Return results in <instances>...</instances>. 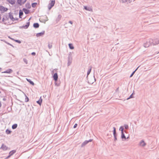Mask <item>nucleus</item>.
Here are the masks:
<instances>
[{
    "label": "nucleus",
    "mask_w": 159,
    "mask_h": 159,
    "mask_svg": "<svg viewBox=\"0 0 159 159\" xmlns=\"http://www.w3.org/2000/svg\"><path fill=\"white\" fill-rule=\"evenodd\" d=\"M9 16L7 14H4L3 16V17L2 19V21L1 22V23L3 24H4L6 25L7 23L6 22V21L7 20H8Z\"/></svg>",
    "instance_id": "nucleus-1"
},
{
    "label": "nucleus",
    "mask_w": 159,
    "mask_h": 159,
    "mask_svg": "<svg viewBox=\"0 0 159 159\" xmlns=\"http://www.w3.org/2000/svg\"><path fill=\"white\" fill-rule=\"evenodd\" d=\"M153 39H149L147 40V42L144 43V46L145 48L149 47L150 45H152Z\"/></svg>",
    "instance_id": "nucleus-2"
},
{
    "label": "nucleus",
    "mask_w": 159,
    "mask_h": 159,
    "mask_svg": "<svg viewBox=\"0 0 159 159\" xmlns=\"http://www.w3.org/2000/svg\"><path fill=\"white\" fill-rule=\"evenodd\" d=\"M55 3V0H52V1H51L50 3L49 4L48 6V8L49 10H50L51 8L54 6Z\"/></svg>",
    "instance_id": "nucleus-3"
},
{
    "label": "nucleus",
    "mask_w": 159,
    "mask_h": 159,
    "mask_svg": "<svg viewBox=\"0 0 159 159\" xmlns=\"http://www.w3.org/2000/svg\"><path fill=\"white\" fill-rule=\"evenodd\" d=\"M9 18L10 19L13 21H14L16 20H18V19H15L14 18L13 16L12 15V13H11V12L9 13Z\"/></svg>",
    "instance_id": "nucleus-4"
},
{
    "label": "nucleus",
    "mask_w": 159,
    "mask_h": 159,
    "mask_svg": "<svg viewBox=\"0 0 159 159\" xmlns=\"http://www.w3.org/2000/svg\"><path fill=\"white\" fill-rule=\"evenodd\" d=\"M0 149L2 150L3 151H6L9 149V148L5 144H2V145L1 147L0 148Z\"/></svg>",
    "instance_id": "nucleus-5"
},
{
    "label": "nucleus",
    "mask_w": 159,
    "mask_h": 159,
    "mask_svg": "<svg viewBox=\"0 0 159 159\" xmlns=\"http://www.w3.org/2000/svg\"><path fill=\"white\" fill-rule=\"evenodd\" d=\"M8 10V9L7 8L5 7L2 6H0V11L2 12H4L7 11Z\"/></svg>",
    "instance_id": "nucleus-6"
},
{
    "label": "nucleus",
    "mask_w": 159,
    "mask_h": 159,
    "mask_svg": "<svg viewBox=\"0 0 159 159\" xmlns=\"http://www.w3.org/2000/svg\"><path fill=\"white\" fill-rule=\"evenodd\" d=\"M159 43V39H156L153 40L152 45H156Z\"/></svg>",
    "instance_id": "nucleus-7"
},
{
    "label": "nucleus",
    "mask_w": 159,
    "mask_h": 159,
    "mask_svg": "<svg viewBox=\"0 0 159 159\" xmlns=\"http://www.w3.org/2000/svg\"><path fill=\"white\" fill-rule=\"evenodd\" d=\"M45 34V31H43L39 33H37L36 34V36L37 37H40V36H43Z\"/></svg>",
    "instance_id": "nucleus-8"
},
{
    "label": "nucleus",
    "mask_w": 159,
    "mask_h": 159,
    "mask_svg": "<svg viewBox=\"0 0 159 159\" xmlns=\"http://www.w3.org/2000/svg\"><path fill=\"white\" fill-rule=\"evenodd\" d=\"M139 145L140 146L144 147L146 145V143H145L144 140H142L139 143Z\"/></svg>",
    "instance_id": "nucleus-9"
},
{
    "label": "nucleus",
    "mask_w": 159,
    "mask_h": 159,
    "mask_svg": "<svg viewBox=\"0 0 159 159\" xmlns=\"http://www.w3.org/2000/svg\"><path fill=\"white\" fill-rule=\"evenodd\" d=\"M84 9L86 10L87 11H93L92 9L90 7H88L86 6H84Z\"/></svg>",
    "instance_id": "nucleus-10"
},
{
    "label": "nucleus",
    "mask_w": 159,
    "mask_h": 159,
    "mask_svg": "<svg viewBox=\"0 0 159 159\" xmlns=\"http://www.w3.org/2000/svg\"><path fill=\"white\" fill-rule=\"evenodd\" d=\"M12 71V70L11 69H9L5 71L2 72V73H10Z\"/></svg>",
    "instance_id": "nucleus-11"
},
{
    "label": "nucleus",
    "mask_w": 159,
    "mask_h": 159,
    "mask_svg": "<svg viewBox=\"0 0 159 159\" xmlns=\"http://www.w3.org/2000/svg\"><path fill=\"white\" fill-rule=\"evenodd\" d=\"M30 22H28L26 23V24L25 25H23L22 27L25 29H26L28 28L29 26L30 25Z\"/></svg>",
    "instance_id": "nucleus-12"
},
{
    "label": "nucleus",
    "mask_w": 159,
    "mask_h": 159,
    "mask_svg": "<svg viewBox=\"0 0 159 159\" xmlns=\"http://www.w3.org/2000/svg\"><path fill=\"white\" fill-rule=\"evenodd\" d=\"M53 77V79H54V80L55 81L57 80L58 77V75H57V73H55L54 74Z\"/></svg>",
    "instance_id": "nucleus-13"
},
{
    "label": "nucleus",
    "mask_w": 159,
    "mask_h": 159,
    "mask_svg": "<svg viewBox=\"0 0 159 159\" xmlns=\"http://www.w3.org/2000/svg\"><path fill=\"white\" fill-rule=\"evenodd\" d=\"M23 11L26 14H28L30 12V11L29 10L25 8H24L22 9Z\"/></svg>",
    "instance_id": "nucleus-14"
},
{
    "label": "nucleus",
    "mask_w": 159,
    "mask_h": 159,
    "mask_svg": "<svg viewBox=\"0 0 159 159\" xmlns=\"http://www.w3.org/2000/svg\"><path fill=\"white\" fill-rule=\"evenodd\" d=\"M7 1L11 4H14L16 2L15 0H7Z\"/></svg>",
    "instance_id": "nucleus-15"
},
{
    "label": "nucleus",
    "mask_w": 159,
    "mask_h": 159,
    "mask_svg": "<svg viewBox=\"0 0 159 159\" xmlns=\"http://www.w3.org/2000/svg\"><path fill=\"white\" fill-rule=\"evenodd\" d=\"M72 63V59H70L69 57L68 58V60L67 66H69Z\"/></svg>",
    "instance_id": "nucleus-16"
},
{
    "label": "nucleus",
    "mask_w": 159,
    "mask_h": 159,
    "mask_svg": "<svg viewBox=\"0 0 159 159\" xmlns=\"http://www.w3.org/2000/svg\"><path fill=\"white\" fill-rule=\"evenodd\" d=\"M89 143V141L88 140H86L83 143L81 144V146L82 147H84L86 144H87Z\"/></svg>",
    "instance_id": "nucleus-17"
},
{
    "label": "nucleus",
    "mask_w": 159,
    "mask_h": 159,
    "mask_svg": "<svg viewBox=\"0 0 159 159\" xmlns=\"http://www.w3.org/2000/svg\"><path fill=\"white\" fill-rule=\"evenodd\" d=\"M16 152V150H13L10 151L9 153V155L10 156H11L12 155L14 154Z\"/></svg>",
    "instance_id": "nucleus-18"
},
{
    "label": "nucleus",
    "mask_w": 159,
    "mask_h": 159,
    "mask_svg": "<svg viewBox=\"0 0 159 159\" xmlns=\"http://www.w3.org/2000/svg\"><path fill=\"white\" fill-rule=\"evenodd\" d=\"M26 80L30 83L32 85H34V83L30 79H28L27 78L26 79Z\"/></svg>",
    "instance_id": "nucleus-19"
},
{
    "label": "nucleus",
    "mask_w": 159,
    "mask_h": 159,
    "mask_svg": "<svg viewBox=\"0 0 159 159\" xmlns=\"http://www.w3.org/2000/svg\"><path fill=\"white\" fill-rule=\"evenodd\" d=\"M121 138L123 140L124 139L125 140L126 139V137L125 136L124 133V132L121 133Z\"/></svg>",
    "instance_id": "nucleus-20"
},
{
    "label": "nucleus",
    "mask_w": 159,
    "mask_h": 159,
    "mask_svg": "<svg viewBox=\"0 0 159 159\" xmlns=\"http://www.w3.org/2000/svg\"><path fill=\"white\" fill-rule=\"evenodd\" d=\"M33 26L35 28H38L39 26V25L38 23H34L33 25Z\"/></svg>",
    "instance_id": "nucleus-21"
},
{
    "label": "nucleus",
    "mask_w": 159,
    "mask_h": 159,
    "mask_svg": "<svg viewBox=\"0 0 159 159\" xmlns=\"http://www.w3.org/2000/svg\"><path fill=\"white\" fill-rule=\"evenodd\" d=\"M23 15V11H21V10H20L19 11V18H22L21 16L22 15Z\"/></svg>",
    "instance_id": "nucleus-22"
},
{
    "label": "nucleus",
    "mask_w": 159,
    "mask_h": 159,
    "mask_svg": "<svg viewBox=\"0 0 159 159\" xmlns=\"http://www.w3.org/2000/svg\"><path fill=\"white\" fill-rule=\"evenodd\" d=\"M42 102V99L41 98V97H40L39 100L37 101V102L40 105H41Z\"/></svg>",
    "instance_id": "nucleus-23"
},
{
    "label": "nucleus",
    "mask_w": 159,
    "mask_h": 159,
    "mask_svg": "<svg viewBox=\"0 0 159 159\" xmlns=\"http://www.w3.org/2000/svg\"><path fill=\"white\" fill-rule=\"evenodd\" d=\"M68 45H69V47L70 49H73L74 48V47L73 46L72 44L69 43Z\"/></svg>",
    "instance_id": "nucleus-24"
},
{
    "label": "nucleus",
    "mask_w": 159,
    "mask_h": 159,
    "mask_svg": "<svg viewBox=\"0 0 159 159\" xmlns=\"http://www.w3.org/2000/svg\"><path fill=\"white\" fill-rule=\"evenodd\" d=\"M17 124H14L12 125V128L13 129H16L17 127Z\"/></svg>",
    "instance_id": "nucleus-25"
},
{
    "label": "nucleus",
    "mask_w": 159,
    "mask_h": 159,
    "mask_svg": "<svg viewBox=\"0 0 159 159\" xmlns=\"http://www.w3.org/2000/svg\"><path fill=\"white\" fill-rule=\"evenodd\" d=\"M89 70L88 71L87 73V75H89V74L90 73L92 67L91 66H89Z\"/></svg>",
    "instance_id": "nucleus-26"
},
{
    "label": "nucleus",
    "mask_w": 159,
    "mask_h": 159,
    "mask_svg": "<svg viewBox=\"0 0 159 159\" xmlns=\"http://www.w3.org/2000/svg\"><path fill=\"white\" fill-rule=\"evenodd\" d=\"M113 135H117V134H116V128L115 127H113Z\"/></svg>",
    "instance_id": "nucleus-27"
},
{
    "label": "nucleus",
    "mask_w": 159,
    "mask_h": 159,
    "mask_svg": "<svg viewBox=\"0 0 159 159\" xmlns=\"http://www.w3.org/2000/svg\"><path fill=\"white\" fill-rule=\"evenodd\" d=\"M124 129V127L123 126H121L119 129V130L121 131V133L124 132L123 130Z\"/></svg>",
    "instance_id": "nucleus-28"
},
{
    "label": "nucleus",
    "mask_w": 159,
    "mask_h": 159,
    "mask_svg": "<svg viewBox=\"0 0 159 159\" xmlns=\"http://www.w3.org/2000/svg\"><path fill=\"white\" fill-rule=\"evenodd\" d=\"M11 132V131L10 130H9L8 129H7L6 130V133L7 134H10Z\"/></svg>",
    "instance_id": "nucleus-29"
},
{
    "label": "nucleus",
    "mask_w": 159,
    "mask_h": 159,
    "mask_svg": "<svg viewBox=\"0 0 159 159\" xmlns=\"http://www.w3.org/2000/svg\"><path fill=\"white\" fill-rule=\"evenodd\" d=\"M61 16L60 15H59L58 16V17L57 19V21H59V20L61 19Z\"/></svg>",
    "instance_id": "nucleus-30"
},
{
    "label": "nucleus",
    "mask_w": 159,
    "mask_h": 159,
    "mask_svg": "<svg viewBox=\"0 0 159 159\" xmlns=\"http://www.w3.org/2000/svg\"><path fill=\"white\" fill-rule=\"evenodd\" d=\"M25 102H27L29 101V99L28 98L27 96L25 94Z\"/></svg>",
    "instance_id": "nucleus-31"
},
{
    "label": "nucleus",
    "mask_w": 159,
    "mask_h": 159,
    "mask_svg": "<svg viewBox=\"0 0 159 159\" xmlns=\"http://www.w3.org/2000/svg\"><path fill=\"white\" fill-rule=\"evenodd\" d=\"M23 61L26 64H28V61L26 59H25V58H24L23 59Z\"/></svg>",
    "instance_id": "nucleus-32"
},
{
    "label": "nucleus",
    "mask_w": 159,
    "mask_h": 159,
    "mask_svg": "<svg viewBox=\"0 0 159 159\" xmlns=\"http://www.w3.org/2000/svg\"><path fill=\"white\" fill-rule=\"evenodd\" d=\"M37 4V3L36 2L33 3L32 4V7H34Z\"/></svg>",
    "instance_id": "nucleus-33"
},
{
    "label": "nucleus",
    "mask_w": 159,
    "mask_h": 159,
    "mask_svg": "<svg viewBox=\"0 0 159 159\" xmlns=\"http://www.w3.org/2000/svg\"><path fill=\"white\" fill-rule=\"evenodd\" d=\"M124 127H125V129H127L129 128L128 125L126 124L124 125Z\"/></svg>",
    "instance_id": "nucleus-34"
},
{
    "label": "nucleus",
    "mask_w": 159,
    "mask_h": 159,
    "mask_svg": "<svg viewBox=\"0 0 159 159\" xmlns=\"http://www.w3.org/2000/svg\"><path fill=\"white\" fill-rule=\"evenodd\" d=\"M22 0H17V2L20 5H21Z\"/></svg>",
    "instance_id": "nucleus-35"
},
{
    "label": "nucleus",
    "mask_w": 159,
    "mask_h": 159,
    "mask_svg": "<svg viewBox=\"0 0 159 159\" xmlns=\"http://www.w3.org/2000/svg\"><path fill=\"white\" fill-rule=\"evenodd\" d=\"M48 48H49V49H51V48H52V44L51 43H49L48 44Z\"/></svg>",
    "instance_id": "nucleus-36"
},
{
    "label": "nucleus",
    "mask_w": 159,
    "mask_h": 159,
    "mask_svg": "<svg viewBox=\"0 0 159 159\" xmlns=\"http://www.w3.org/2000/svg\"><path fill=\"white\" fill-rule=\"evenodd\" d=\"M14 41L18 43H21V42L20 41V40H15Z\"/></svg>",
    "instance_id": "nucleus-37"
},
{
    "label": "nucleus",
    "mask_w": 159,
    "mask_h": 159,
    "mask_svg": "<svg viewBox=\"0 0 159 159\" xmlns=\"http://www.w3.org/2000/svg\"><path fill=\"white\" fill-rule=\"evenodd\" d=\"M5 42L7 44H8V45H10L11 46H12V47H13V48H14V46H13V45H12V44H11L10 43H8V42H6V41H5Z\"/></svg>",
    "instance_id": "nucleus-38"
},
{
    "label": "nucleus",
    "mask_w": 159,
    "mask_h": 159,
    "mask_svg": "<svg viewBox=\"0 0 159 159\" xmlns=\"http://www.w3.org/2000/svg\"><path fill=\"white\" fill-rule=\"evenodd\" d=\"M133 94H131L130 96H129V97L128 98H127V100H128L130 98H133Z\"/></svg>",
    "instance_id": "nucleus-39"
},
{
    "label": "nucleus",
    "mask_w": 159,
    "mask_h": 159,
    "mask_svg": "<svg viewBox=\"0 0 159 159\" xmlns=\"http://www.w3.org/2000/svg\"><path fill=\"white\" fill-rule=\"evenodd\" d=\"M117 135H114V141H116L117 140V139L116 138Z\"/></svg>",
    "instance_id": "nucleus-40"
},
{
    "label": "nucleus",
    "mask_w": 159,
    "mask_h": 159,
    "mask_svg": "<svg viewBox=\"0 0 159 159\" xmlns=\"http://www.w3.org/2000/svg\"><path fill=\"white\" fill-rule=\"evenodd\" d=\"M135 73V72L134 71H133L132 73L130 75V77H132L133 75H134V74Z\"/></svg>",
    "instance_id": "nucleus-41"
},
{
    "label": "nucleus",
    "mask_w": 159,
    "mask_h": 159,
    "mask_svg": "<svg viewBox=\"0 0 159 159\" xmlns=\"http://www.w3.org/2000/svg\"><path fill=\"white\" fill-rule=\"evenodd\" d=\"M77 124H75L73 128H75L77 127Z\"/></svg>",
    "instance_id": "nucleus-42"
},
{
    "label": "nucleus",
    "mask_w": 159,
    "mask_h": 159,
    "mask_svg": "<svg viewBox=\"0 0 159 159\" xmlns=\"http://www.w3.org/2000/svg\"><path fill=\"white\" fill-rule=\"evenodd\" d=\"M27 0H22V3L24 4L25 2Z\"/></svg>",
    "instance_id": "nucleus-43"
},
{
    "label": "nucleus",
    "mask_w": 159,
    "mask_h": 159,
    "mask_svg": "<svg viewBox=\"0 0 159 159\" xmlns=\"http://www.w3.org/2000/svg\"><path fill=\"white\" fill-rule=\"evenodd\" d=\"M35 52H33L31 54L33 55H35Z\"/></svg>",
    "instance_id": "nucleus-44"
},
{
    "label": "nucleus",
    "mask_w": 159,
    "mask_h": 159,
    "mask_svg": "<svg viewBox=\"0 0 159 159\" xmlns=\"http://www.w3.org/2000/svg\"><path fill=\"white\" fill-rule=\"evenodd\" d=\"M69 23H70L71 24H73V22L71 21H69Z\"/></svg>",
    "instance_id": "nucleus-45"
},
{
    "label": "nucleus",
    "mask_w": 159,
    "mask_h": 159,
    "mask_svg": "<svg viewBox=\"0 0 159 159\" xmlns=\"http://www.w3.org/2000/svg\"><path fill=\"white\" fill-rule=\"evenodd\" d=\"M11 156H10L9 155L7 157V158H9Z\"/></svg>",
    "instance_id": "nucleus-46"
},
{
    "label": "nucleus",
    "mask_w": 159,
    "mask_h": 159,
    "mask_svg": "<svg viewBox=\"0 0 159 159\" xmlns=\"http://www.w3.org/2000/svg\"><path fill=\"white\" fill-rule=\"evenodd\" d=\"M139 66H138L134 71L135 72L137 70V69L139 68Z\"/></svg>",
    "instance_id": "nucleus-47"
},
{
    "label": "nucleus",
    "mask_w": 159,
    "mask_h": 159,
    "mask_svg": "<svg viewBox=\"0 0 159 159\" xmlns=\"http://www.w3.org/2000/svg\"><path fill=\"white\" fill-rule=\"evenodd\" d=\"M92 141V139H89V140H88V141L89 142H91Z\"/></svg>",
    "instance_id": "nucleus-48"
},
{
    "label": "nucleus",
    "mask_w": 159,
    "mask_h": 159,
    "mask_svg": "<svg viewBox=\"0 0 159 159\" xmlns=\"http://www.w3.org/2000/svg\"><path fill=\"white\" fill-rule=\"evenodd\" d=\"M6 98H3V101H6Z\"/></svg>",
    "instance_id": "nucleus-49"
},
{
    "label": "nucleus",
    "mask_w": 159,
    "mask_h": 159,
    "mask_svg": "<svg viewBox=\"0 0 159 159\" xmlns=\"http://www.w3.org/2000/svg\"><path fill=\"white\" fill-rule=\"evenodd\" d=\"M118 89H119V88H118L117 89H116V91H117L118 90Z\"/></svg>",
    "instance_id": "nucleus-50"
},
{
    "label": "nucleus",
    "mask_w": 159,
    "mask_h": 159,
    "mask_svg": "<svg viewBox=\"0 0 159 159\" xmlns=\"http://www.w3.org/2000/svg\"><path fill=\"white\" fill-rule=\"evenodd\" d=\"M11 39L13 40H14V39H12L11 38H10Z\"/></svg>",
    "instance_id": "nucleus-51"
},
{
    "label": "nucleus",
    "mask_w": 159,
    "mask_h": 159,
    "mask_svg": "<svg viewBox=\"0 0 159 159\" xmlns=\"http://www.w3.org/2000/svg\"><path fill=\"white\" fill-rule=\"evenodd\" d=\"M129 138V137H127V138H126V139H128V138Z\"/></svg>",
    "instance_id": "nucleus-52"
},
{
    "label": "nucleus",
    "mask_w": 159,
    "mask_h": 159,
    "mask_svg": "<svg viewBox=\"0 0 159 159\" xmlns=\"http://www.w3.org/2000/svg\"><path fill=\"white\" fill-rule=\"evenodd\" d=\"M30 18L29 19L28 21H29V20H30Z\"/></svg>",
    "instance_id": "nucleus-53"
},
{
    "label": "nucleus",
    "mask_w": 159,
    "mask_h": 159,
    "mask_svg": "<svg viewBox=\"0 0 159 159\" xmlns=\"http://www.w3.org/2000/svg\"><path fill=\"white\" fill-rule=\"evenodd\" d=\"M122 2H124V1H122Z\"/></svg>",
    "instance_id": "nucleus-54"
},
{
    "label": "nucleus",
    "mask_w": 159,
    "mask_h": 159,
    "mask_svg": "<svg viewBox=\"0 0 159 159\" xmlns=\"http://www.w3.org/2000/svg\"><path fill=\"white\" fill-rule=\"evenodd\" d=\"M15 19H18V18H15Z\"/></svg>",
    "instance_id": "nucleus-55"
},
{
    "label": "nucleus",
    "mask_w": 159,
    "mask_h": 159,
    "mask_svg": "<svg viewBox=\"0 0 159 159\" xmlns=\"http://www.w3.org/2000/svg\"><path fill=\"white\" fill-rule=\"evenodd\" d=\"M1 69V68L0 67V70Z\"/></svg>",
    "instance_id": "nucleus-56"
},
{
    "label": "nucleus",
    "mask_w": 159,
    "mask_h": 159,
    "mask_svg": "<svg viewBox=\"0 0 159 159\" xmlns=\"http://www.w3.org/2000/svg\"><path fill=\"white\" fill-rule=\"evenodd\" d=\"M1 93V92L0 91V93Z\"/></svg>",
    "instance_id": "nucleus-57"
}]
</instances>
